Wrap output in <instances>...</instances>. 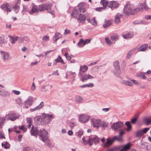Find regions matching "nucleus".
Here are the masks:
<instances>
[{
    "label": "nucleus",
    "mask_w": 151,
    "mask_h": 151,
    "mask_svg": "<svg viewBox=\"0 0 151 151\" xmlns=\"http://www.w3.org/2000/svg\"><path fill=\"white\" fill-rule=\"evenodd\" d=\"M140 9L139 8H135L132 4H128L124 6V11L126 15H129L133 14L139 11Z\"/></svg>",
    "instance_id": "1"
},
{
    "label": "nucleus",
    "mask_w": 151,
    "mask_h": 151,
    "mask_svg": "<svg viewBox=\"0 0 151 151\" xmlns=\"http://www.w3.org/2000/svg\"><path fill=\"white\" fill-rule=\"evenodd\" d=\"M124 125L122 122L118 121L113 124L111 126V128L115 132L121 131L123 130Z\"/></svg>",
    "instance_id": "2"
},
{
    "label": "nucleus",
    "mask_w": 151,
    "mask_h": 151,
    "mask_svg": "<svg viewBox=\"0 0 151 151\" xmlns=\"http://www.w3.org/2000/svg\"><path fill=\"white\" fill-rule=\"evenodd\" d=\"M119 39L118 36L116 34H114L105 38V40L106 43L109 45H111L115 43V41Z\"/></svg>",
    "instance_id": "3"
},
{
    "label": "nucleus",
    "mask_w": 151,
    "mask_h": 151,
    "mask_svg": "<svg viewBox=\"0 0 151 151\" xmlns=\"http://www.w3.org/2000/svg\"><path fill=\"white\" fill-rule=\"evenodd\" d=\"M114 65L116 70V72H114V75L117 77L121 78V77L119 74L122 73V72L120 70L119 61H115L114 63Z\"/></svg>",
    "instance_id": "4"
},
{
    "label": "nucleus",
    "mask_w": 151,
    "mask_h": 151,
    "mask_svg": "<svg viewBox=\"0 0 151 151\" xmlns=\"http://www.w3.org/2000/svg\"><path fill=\"white\" fill-rule=\"evenodd\" d=\"M116 139H117L119 141L121 140V139L120 138H118L116 136H114L111 138H107L106 141L104 145V147H106L111 146L114 141Z\"/></svg>",
    "instance_id": "5"
},
{
    "label": "nucleus",
    "mask_w": 151,
    "mask_h": 151,
    "mask_svg": "<svg viewBox=\"0 0 151 151\" xmlns=\"http://www.w3.org/2000/svg\"><path fill=\"white\" fill-rule=\"evenodd\" d=\"M42 122L45 124H47L50 122L53 119L52 114H42Z\"/></svg>",
    "instance_id": "6"
},
{
    "label": "nucleus",
    "mask_w": 151,
    "mask_h": 151,
    "mask_svg": "<svg viewBox=\"0 0 151 151\" xmlns=\"http://www.w3.org/2000/svg\"><path fill=\"white\" fill-rule=\"evenodd\" d=\"M48 134L47 131L44 129L40 130L38 132V135L40 137H42V141L45 142L47 139V137L46 136Z\"/></svg>",
    "instance_id": "7"
},
{
    "label": "nucleus",
    "mask_w": 151,
    "mask_h": 151,
    "mask_svg": "<svg viewBox=\"0 0 151 151\" xmlns=\"http://www.w3.org/2000/svg\"><path fill=\"white\" fill-rule=\"evenodd\" d=\"M20 116L19 114L15 113H10L6 115V118L7 120L13 121L19 119Z\"/></svg>",
    "instance_id": "8"
},
{
    "label": "nucleus",
    "mask_w": 151,
    "mask_h": 151,
    "mask_svg": "<svg viewBox=\"0 0 151 151\" xmlns=\"http://www.w3.org/2000/svg\"><path fill=\"white\" fill-rule=\"evenodd\" d=\"M88 140L86 141V143H89L90 145H92L93 142L94 144H97L99 142L100 139L97 136H95L94 137H89Z\"/></svg>",
    "instance_id": "9"
},
{
    "label": "nucleus",
    "mask_w": 151,
    "mask_h": 151,
    "mask_svg": "<svg viewBox=\"0 0 151 151\" xmlns=\"http://www.w3.org/2000/svg\"><path fill=\"white\" fill-rule=\"evenodd\" d=\"M52 7L51 4L46 3L40 4L39 5V11H42L44 10H50Z\"/></svg>",
    "instance_id": "10"
},
{
    "label": "nucleus",
    "mask_w": 151,
    "mask_h": 151,
    "mask_svg": "<svg viewBox=\"0 0 151 151\" xmlns=\"http://www.w3.org/2000/svg\"><path fill=\"white\" fill-rule=\"evenodd\" d=\"M34 102V98L32 96H29L27 100L24 102V104L25 107L27 108H28L29 106H31Z\"/></svg>",
    "instance_id": "11"
},
{
    "label": "nucleus",
    "mask_w": 151,
    "mask_h": 151,
    "mask_svg": "<svg viewBox=\"0 0 151 151\" xmlns=\"http://www.w3.org/2000/svg\"><path fill=\"white\" fill-rule=\"evenodd\" d=\"M0 54L1 58L4 62H5L9 60V54L8 52L1 51Z\"/></svg>",
    "instance_id": "12"
},
{
    "label": "nucleus",
    "mask_w": 151,
    "mask_h": 151,
    "mask_svg": "<svg viewBox=\"0 0 151 151\" xmlns=\"http://www.w3.org/2000/svg\"><path fill=\"white\" fill-rule=\"evenodd\" d=\"M0 8L7 12H11L12 11V5L9 3L4 4L1 5Z\"/></svg>",
    "instance_id": "13"
},
{
    "label": "nucleus",
    "mask_w": 151,
    "mask_h": 151,
    "mask_svg": "<svg viewBox=\"0 0 151 151\" xmlns=\"http://www.w3.org/2000/svg\"><path fill=\"white\" fill-rule=\"evenodd\" d=\"M89 116L82 114L80 115L79 117V120L81 122L85 123L88 121L89 119Z\"/></svg>",
    "instance_id": "14"
},
{
    "label": "nucleus",
    "mask_w": 151,
    "mask_h": 151,
    "mask_svg": "<svg viewBox=\"0 0 151 151\" xmlns=\"http://www.w3.org/2000/svg\"><path fill=\"white\" fill-rule=\"evenodd\" d=\"M91 39H87L84 41L82 39H80L79 42L77 44V46L79 47H83L86 44L90 43Z\"/></svg>",
    "instance_id": "15"
},
{
    "label": "nucleus",
    "mask_w": 151,
    "mask_h": 151,
    "mask_svg": "<svg viewBox=\"0 0 151 151\" xmlns=\"http://www.w3.org/2000/svg\"><path fill=\"white\" fill-rule=\"evenodd\" d=\"M91 121L94 127L99 128L101 124V120L99 119H92Z\"/></svg>",
    "instance_id": "16"
},
{
    "label": "nucleus",
    "mask_w": 151,
    "mask_h": 151,
    "mask_svg": "<svg viewBox=\"0 0 151 151\" xmlns=\"http://www.w3.org/2000/svg\"><path fill=\"white\" fill-rule=\"evenodd\" d=\"M78 22L81 23H83L87 19L86 16L83 14H80L77 18Z\"/></svg>",
    "instance_id": "17"
},
{
    "label": "nucleus",
    "mask_w": 151,
    "mask_h": 151,
    "mask_svg": "<svg viewBox=\"0 0 151 151\" xmlns=\"http://www.w3.org/2000/svg\"><path fill=\"white\" fill-rule=\"evenodd\" d=\"M119 5V4L115 1H111L108 4V7L112 9L118 8Z\"/></svg>",
    "instance_id": "18"
},
{
    "label": "nucleus",
    "mask_w": 151,
    "mask_h": 151,
    "mask_svg": "<svg viewBox=\"0 0 151 151\" xmlns=\"http://www.w3.org/2000/svg\"><path fill=\"white\" fill-rule=\"evenodd\" d=\"M88 69V68L86 65L83 66H81L80 68L79 72L78 74L79 76H82L83 73L85 72Z\"/></svg>",
    "instance_id": "19"
},
{
    "label": "nucleus",
    "mask_w": 151,
    "mask_h": 151,
    "mask_svg": "<svg viewBox=\"0 0 151 151\" xmlns=\"http://www.w3.org/2000/svg\"><path fill=\"white\" fill-rule=\"evenodd\" d=\"M94 78V77L90 75L89 74H85L83 76H82V77L80 78L81 81L83 82L87 80L88 79H93Z\"/></svg>",
    "instance_id": "20"
},
{
    "label": "nucleus",
    "mask_w": 151,
    "mask_h": 151,
    "mask_svg": "<svg viewBox=\"0 0 151 151\" xmlns=\"http://www.w3.org/2000/svg\"><path fill=\"white\" fill-rule=\"evenodd\" d=\"M38 11H39V6L37 7V6L33 4L32 9L29 12V13L31 14H32L33 13L37 12Z\"/></svg>",
    "instance_id": "21"
},
{
    "label": "nucleus",
    "mask_w": 151,
    "mask_h": 151,
    "mask_svg": "<svg viewBox=\"0 0 151 151\" xmlns=\"http://www.w3.org/2000/svg\"><path fill=\"white\" fill-rule=\"evenodd\" d=\"M78 9L80 12L84 13L86 11V8L83 3H80L78 5Z\"/></svg>",
    "instance_id": "22"
},
{
    "label": "nucleus",
    "mask_w": 151,
    "mask_h": 151,
    "mask_svg": "<svg viewBox=\"0 0 151 151\" xmlns=\"http://www.w3.org/2000/svg\"><path fill=\"white\" fill-rule=\"evenodd\" d=\"M44 105V103L43 102H42L40 104L38 105L37 106L34 108H32L30 109V111L31 112H33L35 111H37L39 110L40 109L42 108L43 107Z\"/></svg>",
    "instance_id": "23"
},
{
    "label": "nucleus",
    "mask_w": 151,
    "mask_h": 151,
    "mask_svg": "<svg viewBox=\"0 0 151 151\" xmlns=\"http://www.w3.org/2000/svg\"><path fill=\"white\" fill-rule=\"evenodd\" d=\"M38 131L37 129L32 126V128L30 130V132L32 135L35 136L38 134Z\"/></svg>",
    "instance_id": "24"
},
{
    "label": "nucleus",
    "mask_w": 151,
    "mask_h": 151,
    "mask_svg": "<svg viewBox=\"0 0 151 151\" xmlns=\"http://www.w3.org/2000/svg\"><path fill=\"white\" fill-rule=\"evenodd\" d=\"M134 35V33L132 32H128L125 34H123V37L126 39H128L132 37Z\"/></svg>",
    "instance_id": "25"
},
{
    "label": "nucleus",
    "mask_w": 151,
    "mask_h": 151,
    "mask_svg": "<svg viewBox=\"0 0 151 151\" xmlns=\"http://www.w3.org/2000/svg\"><path fill=\"white\" fill-rule=\"evenodd\" d=\"M139 6L142 9L145 10H147L149 9V8L146 4L145 0H144L142 3H140Z\"/></svg>",
    "instance_id": "26"
},
{
    "label": "nucleus",
    "mask_w": 151,
    "mask_h": 151,
    "mask_svg": "<svg viewBox=\"0 0 151 151\" xmlns=\"http://www.w3.org/2000/svg\"><path fill=\"white\" fill-rule=\"evenodd\" d=\"M52 87V86L49 84L43 86L41 87V90L43 91H46L50 89Z\"/></svg>",
    "instance_id": "27"
},
{
    "label": "nucleus",
    "mask_w": 151,
    "mask_h": 151,
    "mask_svg": "<svg viewBox=\"0 0 151 151\" xmlns=\"http://www.w3.org/2000/svg\"><path fill=\"white\" fill-rule=\"evenodd\" d=\"M87 20L88 22H90L93 26H96L97 25V23L96 21L95 17H93L91 19H90L89 18H87Z\"/></svg>",
    "instance_id": "28"
},
{
    "label": "nucleus",
    "mask_w": 151,
    "mask_h": 151,
    "mask_svg": "<svg viewBox=\"0 0 151 151\" xmlns=\"http://www.w3.org/2000/svg\"><path fill=\"white\" fill-rule=\"evenodd\" d=\"M122 14L119 13L116 15L115 19V22L116 24H118L120 22V18L122 17Z\"/></svg>",
    "instance_id": "29"
},
{
    "label": "nucleus",
    "mask_w": 151,
    "mask_h": 151,
    "mask_svg": "<svg viewBox=\"0 0 151 151\" xmlns=\"http://www.w3.org/2000/svg\"><path fill=\"white\" fill-rule=\"evenodd\" d=\"M9 37L10 39V41L12 44H14L18 39V37L16 36L15 37H12L10 35L8 36Z\"/></svg>",
    "instance_id": "30"
},
{
    "label": "nucleus",
    "mask_w": 151,
    "mask_h": 151,
    "mask_svg": "<svg viewBox=\"0 0 151 151\" xmlns=\"http://www.w3.org/2000/svg\"><path fill=\"white\" fill-rule=\"evenodd\" d=\"M105 22H106V23L103 25V27L104 28H106L112 24V21L111 20H109L106 22V20L105 19Z\"/></svg>",
    "instance_id": "31"
},
{
    "label": "nucleus",
    "mask_w": 151,
    "mask_h": 151,
    "mask_svg": "<svg viewBox=\"0 0 151 151\" xmlns=\"http://www.w3.org/2000/svg\"><path fill=\"white\" fill-rule=\"evenodd\" d=\"M0 95L4 96H9V93L7 91L4 90L3 89L0 88Z\"/></svg>",
    "instance_id": "32"
},
{
    "label": "nucleus",
    "mask_w": 151,
    "mask_h": 151,
    "mask_svg": "<svg viewBox=\"0 0 151 151\" xmlns=\"http://www.w3.org/2000/svg\"><path fill=\"white\" fill-rule=\"evenodd\" d=\"M148 47L147 44H145L142 45L138 49V51H144L146 50Z\"/></svg>",
    "instance_id": "33"
},
{
    "label": "nucleus",
    "mask_w": 151,
    "mask_h": 151,
    "mask_svg": "<svg viewBox=\"0 0 151 151\" xmlns=\"http://www.w3.org/2000/svg\"><path fill=\"white\" fill-rule=\"evenodd\" d=\"M60 37V33H55L53 37V40H54L55 42H56Z\"/></svg>",
    "instance_id": "34"
},
{
    "label": "nucleus",
    "mask_w": 151,
    "mask_h": 151,
    "mask_svg": "<svg viewBox=\"0 0 151 151\" xmlns=\"http://www.w3.org/2000/svg\"><path fill=\"white\" fill-rule=\"evenodd\" d=\"M20 8V6L16 4L14 5L12 7V9L16 14L19 11Z\"/></svg>",
    "instance_id": "35"
},
{
    "label": "nucleus",
    "mask_w": 151,
    "mask_h": 151,
    "mask_svg": "<svg viewBox=\"0 0 151 151\" xmlns=\"http://www.w3.org/2000/svg\"><path fill=\"white\" fill-rule=\"evenodd\" d=\"M130 148V145L129 143H128L127 145L124 146L123 148L119 151H127V150Z\"/></svg>",
    "instance_id": "36"
},
{
    "label": "nucleus",
    "mask_w": 151,
    "mask_h": 151,
    "mask_svg": "<svg viewBox=\"0 0 151 151\" xmlns=\"http://www.w3.org/2000/svg\"><path fill=\"white\" fill-rule=\"evenodd\" d=\"M75 101L78 103L83 102V99L79 96L77 95L75 96Z\"/></svg>",
    "instance_id": "37"
},
{
    "label": "nucleus",
    "mask_w": 151,
    "mask_h": 151,
    "mask_svg": "<svg viewBox=\"0 0 151 151\" xmlns=\"http://www.w3.org/2000/svg\"><path fill=\"white\" fill-rule=\"evenodd\" d=\"M79 14V12L78 9H75L72 12L71 16L74 17H76Z\"/></svg>",
    "instance_id": "38"
},
{
    "label": "nucleus",
    "mask_w": 151,
    "mask_h": 151,
    "mask_svg": "<svg viewBox=\"0 0 151 151\" xmlns=\"http://www.w3.org/2000/svg\"><path fill=\"white\" fill-rule=\"evenodd\" d=\"M135 50L136 49L134 48L129 51L127 54V58H129L132 54L135 51Z\"/></svg>",
    "instance_id": "39"
},
{
    "label": "nucleus",
    "mask_w": 151,
    "mask_h": 151,
    "mask_svg": "<svg viewBox=\"0 0 151 151\" xmlns=\"http://www.w3.org/2000/svg\"><path fill=\"white\" fill-rule=\"evenodd\" d=\"M122 83L125 85L129 86H132L133 85L132 83L131 82L126 80L123 81Z\"/></svg>",
    "instance_id": "40"
},
{
    "label": "nucleus",
    "mask_w": 151,
    "mask_h": 151,
    "mask_svg": "<svg viewBox=\"0 0 151 151\" xmlns=\"http://www.w3.org/2000/svg\"><path fill=\"white\" fill-rule=\"evenodd\" d=\"M125 125L127 127V132L129 131L132 129V126L131 125L130 122L129 121H128L125 122Z\"/></svg>",
    "instance_id": "41"
},
{
    "label": "nucleus",
    "mask_w": 151,
    "mask_h": 151,
    "mask_svg": "<svg viewBox=\"0 0 151 151\" xmlns=\"http://www.w3.org/2000/svg\"><path fill=\"white\" fill-rule=\"evenodd\" d=\"M55 61L57 63L60 62L63 64H64L65 63L63 60L62 59L60 55H59L58 56V58L55 60Z\"/></svg>",
    "instance_id": "42"
},
{
    "label": "nucleus",
    "mask_w": 151,
    "mask_h": 151,
    "mask_svg": "<svg viewBox=\"0 0 151 151\" xmlns=\"http://www.w3.org/2000/svg\"><path fill=\"white\" fill-rule=\"evenodd\" d=\"M34 119L35 121H39L40 122H42V116H37L35 117Z\"/></svg>",
    "instance_id": "43"
},
{
    "label": "nucleus",
    "mask_w": 151,
    "mask_h": 151,
    "mask_svg": "<svg viewBox=\"0 0 151 151\" xmlns=\"http://www.w3.org/2000/svg\"><path fill=\"white\" fill-rule=\"evenodd\" d=\"M137 76L138 77L142 78L143 79H145L146 77L145 75L142 73H139L137 74Z\"/></svg>",
    "instance_id": "44"
},
{
    "label": "nucleus",
    "mask_w": 151,
    "mask_h": 151,
    "mask_svg": "<svg viewBox=\"0 0 151 151\" xmlns=\"http://www.w3.org/2000/svg\"><path fill=\"white\" fill-rule=\"evenodd\" d=\"M100 3L104 6V7H106L109 4L108 2L106 1L105 0H101Z\"/></svg>",
    "instance_id": "45"
},
{
    "label": "nucleus",
    "mask_w": 151,
    "mask_h": 151,
    "mask_svg": "<svg viewBox=\"0 0 151 151\" xmlns=\"http://www.w3.org/2000/svg\"><path fill=\"white\" fill-rule=\"evenodd\" d=\"M16 101L17 103L19 106H21L22 104V101L21 99L20 98H18L16 100Z\"/></svg>",
    "instance_id": "46"
},
{
    "label": "nucleus",
    "mask_w": 151,
    "mask_h": 151,
    "mask_svg": "<svg viewBox=\"0 0 151 151\" xmlns=\"http://www.w3.org/2000/svg\"><path fill=\"white\" fill-rule=\"evenodd\" d=\"M5 119L4 118L0 117V128L2 127V126L4 122Z\"/></svg>",
    "instance_id": "47"
},
{
    "label": "nucleus",
    "mask_w": 151,
    "mask_h": 151,
    "mask_svg": "<svg viewBox=\"0 0 151 151\" xmlns=\"http://www.w3.org/2000/svg\"><path fill=\"white\" fill-rule=\"evenodd\" d=\"M143 134L142 130L138 131L136 133V135L137 137H140Z\"/></svg>",
    "instance_id": "48"
},
{
    "label": "nucleus",
    "mask_w": 151,
    "mask_h": 151,
    "mask_svg": "<svg viewBox=\"0 0 151 151\" xmlns=\"http://www.w3.org/2000/svg\"><path fill=\"white\" fill-rule=\"evenodd\" d=\"M144 120L145 123L148 125L151 122V119L148 118H145L144 119Z\"/></svg>",
    "instance_id": "49"
},
{
    "label": "nucleus",
    "mask_w": 151,
    "mask_h": 151,
    "mask_svg": "<svg viewBox=\"0 0 151 151\" xmlns=\"http://www.w3.org/2000/svg\"><path fill=\"white\" fill-rule=\"evenodd\" d=\"M68 53L67 52L64 55L67 60H70L71 59V57L70 55H68Z\"/></svg>",
    "instance_id": "50"
},
{
    "label": "nucleus",
    "mask_w": 151,
    "mask_h": 151,
    "mask_svg": "<svg viewBox=\"0 0 151 151\" xmlns=\"http://www.w3.org/2000/svg\"><path fill=\"white\" fill-rule=\"evenodd\" d=\"M35 84L34 82H33L31 86L30 90L32 91H33L35 90Z\"/></svg>",
    "instance_id": "51"
},
{
    "label": "nucleus",
    "mask_w": 151,
    "mask_h": 151,
    "mask_svg": "<svg viewBox=\"0 0 151 151\" xmlns=\"http://www.w3.org/2000/svg\"><path fill=\"white\" fill-rule=\"evenodd\" d=\"M4 42V37L3 36H0V43L3 44Z\"/></svg>",
    "instance_id": "52"
},
{
    "label": "nucleus",
    "mask_w": 151,
    "mask_h": 151,
    "mask_svg": "<svg viewBox=\"0 0 151 151\" xmlns=\"http://www.w3.org/2000/svg\"><path fill=\"white\" fill-rule=\"evenodd\" d=\"M19 127L20 129L22 130L24 132H26L27 130V129L24 128V125H22L21 126H19Z\"/></svg>",
    "instance_id": "53"
},
{
    "label": "nucleus",
    "mask_w": 151,
    "mask_h": 151,
    "mask_svg": "<svg viewBox=\"0 0 151 151\" xmlns=\"http://www.w3.org/2000/svg\"><path fill=\"white\" fill-rule=\"evenodd\" d=\"M149 129V128H145L144 129H142V131L143 133V134H144L146 133L147 132Z\"/></svg>",
    "instance_id": "54"
},
{
    "label": "nucleus",
    "mask_w": 151,
    "mask_h": 151,
    "mask_svg": "<svg viewBox=\"0 0 151 151\" xmlns=\"http://www.w3.org/2000/svg\"><path fill=\"white\" fill-rule=\"evenodd\" d=\"M49 40V37L48 36H44L42 39V40L43 41H48Z\"/></svg>",
    "instance_id": "55"
},
{
    "label": "nucleus",
    "mask_w": 151,
    "mask_h": 151,
    "mask_svg": "<svg viewBox=\"0 0 151 151\" xmlns=\"http://www.w3.org/2000/svg\"><path fill=\"white\" fill-rule=\"evenodd\" d=\"M105 8L104 7H97L96 8V10L97 11L101 12Z\"/></svg>",
    "instance_id": "56"
},
{
    "label": "nucleus",
    "mask_w": 151,
    "mask_h": 151,
    "mask_svg": "<svg viewBox=\"0 0 151 151\" xmlns=\"http://www.w3.org/2000/svg\"><path fill=\"white\" fill-rule=\"evenodd\" d=\"M83 132L82 130H79L78 132V136L79 137H81V136L83 134Z\"/></svg>",
    "instance_id": "57"
},
{
    "label": "nucleus",
    "mask_w": 151,
    "mask_h": 151,
    "mask_svg": "<svg viewBox=\"0 0 151 151\" xmlns=\"http://www.w3.org/2000/svg\"><path fill=\"white\" fill-rule=\"evenodd\" d=\"M27 123L28 124L32 123V119L30 118H27Z\"/></svg>",
    "instance_id": "58"
},
{
    "label": "nucleus",
    "mask_w": 151,
    "mask_h": 151,
    "mask_svg": "<svg viewBox=\"0 0 151 151\" xmlns=\"http://www.w3.org/2000/svg\"><path fill=\"white\" fill-rule=\"evenodd\" d=\"M137 120V118H134L132 119L131 120V122L133 124H134L136 123Z\"/></svg>",
    "instance_id": "59"
},
{
    "label": "nucleus",
    "mask_w": 151,
    "mask_h": 151,
    "mask_svg": "<svg viewBox=\"0 0 151 151\" xmlns=\"http://www.w3.org/2000/svg\"><path fill=\"white\" fill-rule=\"evenodd\" d=\"M12 91L13 93L17 95H19L20 94V92L19 91L13 90Z\"/></svg>",
    "instance_id": "60"
},
{
    "label": "nucleus",
    "mask_w": 151,
    "mask_h": 151,
    "mask_svg": "<svg viewBox=\"0 0 151 151\" xmlns=\"http://www.w3.org/2000/svg\"><path fill=\"white\" fill-rule=\"evenodd\" d=\"M129 80L132 81L134 84L136 85H138L139 84V83L136 80H134L130 79Z\"/></svg>",
    "instance_id": "61"
},
{
    "label": "nucleus",
    "mask_w": 151,
    "mask_h": 151,
    "mask_svg": "<svg viewBox=\"0 0 151 151\" xmlns=\"http://www.w3.org/2000/svg\"><path fill=\"white\" fill-rule=\"evenodd\" d=\"M65 31L64 35H67L68 34L70 33V31L68 29H65Z\"/></svg>",
    "instance_id": "62"
},
{
    "label": "nucleus",
    "mask_w": 151,
    "mask_h": 151,
    "mask_svg": "<svg viewBox=\"0 0 151 151\" xmlns=\"http://www.w3.org/2000/svg\"><path fill=\"white\" fill-rule=\"evenodd\" d=\"M107 124L104 122H103L101 124V126L103 127H107Z\"/></svg>",
    "instance_id": "63"
},
{
    "label": "nucleus",
    "mask_w": 151,
    "mask_h": 151,
    "mask_svg": "<svg viewBox=\"0 0 151 151\" xmlns=\"http://www.w3.org/2000/svg\"><path fill=\"white\" fill-rule=\"evenodd\" d=\"M23 151H30V149L29 147H25L24 148Z\"/></svg>",
    "instance_id": "64"
}]
</instances>
